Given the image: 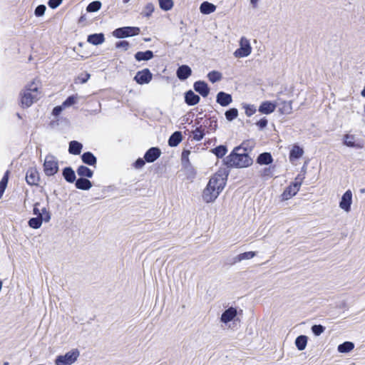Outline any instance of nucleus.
<instances>
[{
  "label": "nucleus",
  "instance_id": "obj_1",
  "mask_svg": "<svg viewBox=\"0 0 365 365\" xmlns=\"http://www.w3.org/2000/svg\"><path fill=\"white\" fill-rule=\"evenodd\" d=\"M224 162L227 167L242 168L251 165L253 160L245 153L243 146H237L224 159Z\"/></svg>",
  "mask_w": 365,
  "mask_h": 365
},
{
  "label": "nucleus",
  "instance_id": "obj_2",
  "mask_svg": "<svg viewBox=\"0 0 365 365\" xmlns=\"http://www.w3.org/2000/svg\"><path fill=\"white\" fill-rule=\"evenodd\" d=\"M39 82L33 80L20 93L21 104L23 108H29L41 98Z\"/></svg>",
  "mask_w": 365,
  "mask_h": 365
},
{
  "label": "nucleus",
  "instance_id": "obj_3",
  "mask_svg": "<svg viewBox=\"0 0 365 365\" xmlns=\"http://www.w3.org/2000/svg\"><path fill=\"white\" fill-rule=\"evenodd\" d=\"M304 173L299 174L294 180V182L292 183L289 187L284 191L282 196L283 199L288 200L295 195L299 190L300 186L304 179Z\"/></svg>",
  "mask_w": 365,
  "mask_h": 365
},
{
  "label": "nucleus",
  "instance_id": "obj_4",
  "mask_svg": "<svg viewBox=\"0 0 365 365\" xmlns=\"http://www.w3.org/2000/svg\"><path fill=\"white\" fill-rule=\"evenodd\" d=\"M80 352L77 349H73L64 355H59L55 359L56 365H71L78 359Z\"/></svg>",
  "mask_w": 365,
  "mask_h": 365
},
{
  "label": "nucleus",
  "instance_id": "obj_5",
  "mask_svg": "<svg viewBox=\"0 0 365 365\" xmlns=\"http://www.w3.org/2000/svg\"><path fill=\"white\" fill-rule=\"evenodd\" d=\"M43 170L46 175H54L58 171V161L52 155H48L44 160Z\"/></svg>",
  "mask_w": 365,
  "mask_h": 365
},
{
  "label": "nucleus",
  "instance_id": "obj_6",
  "mask_svg": "<svg viewBox=\"0 0 365 365\" xmlns=\"http://www.w3.org/2000/svg\"><path fill=\"white\" fill-rule=\"evenodd\" d=\"M226 184V178L222 174H215L209 180L207 185L220 195Z\"/></svg>",
  "mask_w": 365,
  "mask_h": 365
},
{
  "label": "nucleus",
  "instance_id": "obj_7",
  "mask_svg": "<svg viewBox=\"0 0 365 365\" xmlns=\"http://www.w3.org/2000/svg\"><path fill=\"white\" fill-rule=\"evenodd\" d=\"M140 28L135 26H125L116 29L113 31V35L118 38L133 36L140 33Z\"/></svg>",
  "mask_w": 365,
  "mask_h": 365
},
{
  "label": "nucleus",
  "instance_id": "obj_8",
  "mask_svg": "<svg viewBox=\"0 0 365 365\" xmlns=\"http://www.w3.org/2000/svg\"><path fill=\"white\" fill-rule=\"evenodd\" d=\"M240 47L234 52L236 58H242L249 56L252 51L249 40L245 37H242L240 41Z\"/></svg>",
  "mask_w": 365,
  "mask_h": 365
},
{
  "label": "nucleus",
  "instance_id": "obj_9",
  "mask_svg": "<svg viewBox=\"0 0 365 365\" xmlns=\"http://www.w3.org/2000/svg\"><path fill=\"white\" fill-rule=\"evenodd\" d=\"M153 78V74L148 68H144L142 71H138L134 80L140 85L147 84L150 82Z\"/></svg>",
  "mask_w": 365,
  "mask_h": 365
},
{
  "label": "nucleus",
  "instance_id": "obj_10",
  "mask_svg": "<svg viewBox=\"0 0 365 365\" xmlns=\"http://www.w3.org/2000/svg\"><path fill=\"white\" fill-rule=\"evenodd\" d=\"M352 203V192L350 190H346L341 197L339 202V207L346 212L351 210Z\"/></svg>",
  "mask_w": 365,
  "mask_h": 365
},
{
  "label": "nucleus",
  "instance_id": "obj_11",
  "mask_svg": "<svg viewBox=\"0 0 365 365\" xmlns=\"http://www.w3.org/2000/svg\"><path fill=\"white\" fill-rule=\"evenodd\" d=\"M26 182L30 185H38L40 180L39 175L35 168H30L26 173Z\"/></svg>",
  "mask_w": 365,
  "mask_h": 365
},
{
  "label": "nucleus",
  "instance_id": "obj_12",
  "mask_svg": "<svg viewBox=\"0 0 365 365\" xmlns=\"http://www.w3.org/2000/svg\"><path fill=\"white\" fill-rule=\"evenodd\" d=\"M276 104H277V107H279V111L282 114L287 115L292 113V107L291 101H286L278 98L276 101Z\"/></svg>",
  "mask_w": 365,
  "mask_h": 365
},
{
  "label": "nucleus",
  "instance_id": "obj_13",
  "mask_svg": "<svg viewBox=\"0 0 365 365\" xmlns=\"http://www.w3.org/2000/svg\"><path fill=\"white\" fill-rule=\"evenodd\" d=\"M160 154L161 151L158 148L153 147L147 150L144 159L148 163H153L160 156Z\"/></svg>",
  "mask_w": 365,
  "mask_h": 365
},
{
  "label": "nucleus",
  "instance_id": "obj_14",
  "mask_svg": "<svg viewBox=\"0 0 365 365\" xmlns=\"http://www.w3.org/2000/svg\"><path fill=\"white\" fill-rule=\"evenodd\" d=\"M237 314V310L235 307H230L226 309L221 315L220 320L222 322L227 324L235 319Z\"/></svg>",
  "mask_w": 365,
  "mask_h": 365
},
{
  "label": "nucleus",
  "instance_id": "obj_15",
  "mask_svg": "<svg viewBox=\"0 0 365 365\" xmlns=\"http://www.w3.org/2000/svg\"><path fill=\"white\" fill-rule=\"evenodd\" d=\"M218 195L219 194L217 192L212 191V190L207 185V187L203 190L202 197L205 202L210 203L214 202Z\"/></svg>",
  "mask_w": 365,
  "mask_h": 365
},
{
  "label": "nucleus",
  "instance_id": "obj_16",
  "mask_svg": "<svg viewBox=\"0 0 365 365\" xmlns=\"http://www.w3.org/2000/svg\"><path fill=\"white\" fill-rule=\"evenodd\" d=\"M194 89L202 97H207L210 93V88L205 81H198L194 83Z\"/></svg>",
  "mask_w": 365,
  "mask_h": 365
},
{
  "label": "nucleus",
  "instance_id": "obj_17",
  "mask_svg": "<svg viewBox=\"0 0 365 365\" xmlns=\"http://www.w3.org/2000/svg\"><path fill=\"white\" fill-rule=\"evenodd\" d=\"M216 101L222 106H227L232 101V96L229 93L220 91L217 94Z\"/></svg>",
  "mask_w": 365,
  "mask_h": 365
},
{
  "label": "nucleus",
  "instance_id": "obj_18",
  "mask_svg": "<svg viewBox=\"0 0 365 365\" xmlns=\"http://www.w3.org/2000/svg\"><path fill=\"white\" fill-rule=\"evenodd\" d=\"M176 74L180 80L185 81L191 76L192 70L188 66L182 65L178 68Z\"/></svg>",
  "mask_w": 365,
  "mask_h": 365
},
{
  "label": "nucleus",
  "instance_id": "obj_19",
  "mask_svg": "<svg viewBox=\"0 0 365 365\" xmlns=\"http://www.w3.org/2000/svg\"><path fill=\"white\" fill-rule=\"evenodd\" d=\"M276 107H277L276 101L274 103L264 101L262 103L258 110L263 114H270L274 111Z\"/></svg>",
  "mask_w": 365,
  "mask_h": 365
},
{
  "label": "nucleus",
  "instance_id": "obj_20",
  "mask_svg": "<svg viewBox=\"0 0 365 365\" xmlns=\"http://www.w3.org/2000/svg\"><path fill=\"white\" fill-rule=\"evenodd\" d=\"M200 100V96L191 90L185 93V101L188 106H195L199 103Z\"/></svg>",
  "mask_w": 365,
  "mask_h": 365
},
{
  "label": "nucleus",
  "instance_id": "obj_21",
  "mask_svg": "<svg viewBox=\"0 0 365 365\" xmlns=\"http://www.w3.org/2000/svg\"><path fill=\"white\" fill-rule=\"evenodd\" d=\"M105 41L103 34H93L88 36L87 41L93 45L98 46L103 43Z\"/></svg>",
  "mask_w": 365,
  "mask_h": 365
},
{
  "label": "nucleus",
  "instance_id": "obj_22",
  "mask_svg": "<svg viewBox=\"0 0 365 365\" xmlns=\"http://www.w3.org/2000/svg\"><path fill=\"white\" fill-rule=\"evenodd\" d=\"M81 160L83 163L96 167L97 163V158L91 152H86L81 155Z\"/></svg>",
  "mask_w": 365,
  "mask_h": 365
},
{
  "label": "nucleus",
  "instance_id": "obj_23",
  "mask_svg": "<svg viewBox=\"0 0 365 365\" xmlns=\"http://www.w3.org/2000/svg\"><path fill=\"white\" fill-rule=\"evenodd\" d=\"M76 188L83 190H88L92 187V182L87 178H80L76 180Z\"/></svg>",
  "mask_w": 365,
  "mask_h": 365
},
{
  "label": "nucleus",
  "instance_id": "obj_24",
  "mask_svg": "<svg viewBox=\"0 0 365 365\" xmlns=\"http://www.w3.org/2000/svg\"><path fill=\"white\" fill-rule=\"evenodd\" d=\"M62 175L64 179L70 183L76 181V174L71 167H66L63 170Z\"/></svg>",
  "mask_w": 365,
  "mask_h": 365
},
{
  "label": "nucleus",
  "instance_id": "obj_25",
  "mask_svg": "<svg viewBox=\"0 0 365 365\" xmlns=\"http://www.w3.org/2000/svg\"><path fill=\"white\" fill-rule=\"evenodd\" d=\"M216 9V6L208 1H204L200 6V11L203 14H210L214 12Z\"/></svg>",
  "mask_w": 365,
  "mask_h": 365
},
{
  "label": "nucleus",
  "instance_id": "obj_26",
  "mask_svg": "<svg viewBox=\"0 0 365 365\" xmlns=\"http://www.w3.org/2000/svg\"><path fill=\"white\" fill-rule=\"evenodd\" d=\"M83 148V145L76 140H72L69 143L68 152L73 155H79Z\"/></svg>",
  "mask_w": 365,
  "mask_h": 365
},
{
  "label": "nucleus",
  "instance_id": "obj_27",
  "mask_svg": "<svg viewBox=\"0 0 365 365\" xmlns=\"http://www.w3.org/2000/svg\"><path fill=\"white\" fill-rule=\"evenodd\" d=\"M273 161L272 155L269 153H261L257 159V163L260 165H269Z\"/></svg>",
  "mask_w": 365,
  "mask_h": 365
},
{
  "label": "nucleus",
  "instance_id": "obj_28",
  "mask_svg": "<svg viewBox=\"0 0 365 365\" xmlns=\"http://www.w3.org/2000/svg\"><path fill=\"white\" fill-rule=\"evenodd\" d=\"M76 172H77V174L81 178H91L93 177V172L90 168H88V167H86L85 165L79 166Z\"/></svg>",
  "mask_w": 365,
  "mask_h": 365
},
{
  "label": "nucleus",
  "instance_id": "obj_29",
  "mask_svg": "<svg viewBox=\"0 0 365 365\" xmlns=\"http://www.w3.org/2000/svg\"><path fill=\"white\" fill-rule=\"evenodd\" d=\"M153 57V51L148 50L145 52L143 51H138L135 54V58L138 61H148L151 59Z\"/></svg>",
  "mask_w": 365,
  "mask_h": 365
},
{
  "label": "nucleus",
  "instance_id": "obj_30",
  "mask_svg": "<svg viewBox=\"0 0 365 365\" xmlns=\"http://www.w3.org/2000/svg\"><path fill=\"white\" fill-rule=\"evenodd\" d=\"M182 141V134L180 131L173 133L168 140V145L171 147L177 146Z\"/></svg>",
  "mask_w": 365,
  "mask_h": 365
},
{
  "label": "nucleus",
  "instance_id": "obj_31",
  "mask_svg": "<svg viewBox=\"0 0 365 365\" xmlns=\"http://www.w3.org/2000/svg\"><path fill=\"white\" fill-rule=\"evenodd\" d=\"M304 153V150L298 145H294L289 153L290 160H297L300 158Z\"/></svg>",
  "mask_w": 365,
  "mask_h": 365
},
{
  "label": "nucleus",
  "instance_id": "obj_32",
  "mask_svg": "<svg viewBox=\"0 0 365 365\" xmlns=\"http://www.w3.org/2000/svg\"><path fill=\"white\" fill-rule=\"evenodd\" d=\"M307 340L308 338L305 335H300L297 337L295 339V345L298 350L303 351L306 348Z\"/></svg>",
  "mask_w": 365,
  "mask_h": 365
},
{
  "label": "nucleus",
  "instance_id": "obj_33",
  "mask_svg": "<svg viewBox=\"0 0 365 365\" xmlns=\"http://www.w3.org/2000/svg\"><path fill=\"white\" fill-rule=\"evenodd\" d=\"M344 144L351 148H361V145L355 143V137L353 135H345L344 137Z\"/></svg>",
  "mask_w": 365,
  "mask_h": 365
},
{
  "label": "nucleus",
  "instance_id": "obj_34",
  "mask_svg": "<svg viewBox=\"0 0 365 365\" xmlns=\"http://www.w3.org/2000/svg\"><path fill=\"white\" fill-rule=\"evenodd\" d=\"M354 348V343L345 341L338 346L337 350L340 353H348Z\"/></svg>",
  "mask_w": 365,
  "mask_h": 365
},
{
  "label": "nucleus",
  "instance_id": "obj_35",
  "mask_svg": "<svg viewBox=\"0 0 365 365\" xmlns=\"http://www.w3.org/2000/svg\"><path fill=\"white\" fill-rule=\"evenodd\" d=\"M160 8L165 11H170L174 6V1L173 0H158Z\"/></svg>",
  "mask_w": 365,
  "mask_h": 365
},
{
  "label": "nucleus",
  "instance_id": "obj_36",
  "mask_svg": "<svg viewBox=\"0 0 365 365\" xmlns=\"http://www.w3.org/2000/svg\"><path fill=\"white\" fill-rule=\"evenodd\" d=\"M256 255L255 252H246L238 255L235 257V262H241L245 259H250L253 258Z\"/></svg>",
  "mask_w": 365,
  "mask_h": 365
},
{
  "label": "nucleus",
  "instance_id": "obj_37",
  "mask_svg": "<svg viewBox=\"0 0 365 365\" xmlns=\"http://www.w3.org/2000/svg\"><path fill=\"white\" fill-rule=\"evenodd\" d=\"M212 153H214L218 158H222L225 155L227 152V147L225 145H219L212 150Z\"/></svg>",
  "mask_w": 365,
  "mask_h": 365
},
{
  "label": "nucleus",
  "instance_id": "obj_38",
  "mask_svg": "<svg viewBox=\"0 0 365 365\" xmlns=\"http://www.w3.org/2000/svg\"><path fill=\"white\" fill-rule=\"evenodd\" d=\"M43 216L32 217L29 220V225L34 229H38L41 226Z\"/></svg>",
  "mask_w": 365,
  "mask_h": 365
},
{
  "label": "nucleus",
  "instance_id": "obj_39",
  "mask_svg": "<svg viewBox=\"0 0 365 365\" xmlns=\"http://www.w3.org/2000/svg\"><path fill=\"white\" fill-rule=\"evenodd\" d=\"M192 138L194 140L197 141L201 140L204 135V129H202V126L200 125V127H197L195 130L192 131Z\"/></svg>",
  "mask_w": 365,
  "mask_h": 365
},
{
  "label": "nucleus",
  "instance_id": "obj_40",
  "mask_svg": "<svg viewBox=\"0 0 365 365\" xmlns=\"http://www.w3.org/2000/svg\"><path fill=\"white\" fill-rule=\"evenodd\" d=\"M226 119L229 121H232L235 119L238 115V110L237 108H232L227 110L225 113Z\"/></svg>",
  "mask_w": 365,
  "mask_h": 365
},
{
  "label": "nucleus",
  "instance_id": "obj_41",
  "mask_svg": "<svg viewBox=\"0 0 365 365\" xmlns=\"http://www.w3.org/2000/svg\"><path fill=\"white\" fill-rule=\"evenodd\" d=\"M155 10V6L153 3H148L141 13V14L145 17H149L151 16L152 13Z\"/></svg>",
  "mask_w": 365,
  "mask_h": 365
},
{
  "label": "nucleus",
  "instance_id": "obj_42",
  "mask_svg": "<svg viewBox=\"0 0 365 365\" xmlns=\"http://www.w3.org/2000/svg\"><path fill=\"white\" fill-rule=\"evenodd\" d=\"M101 7V2L99 1H94L90 3L86 10L88 12H96L98 11Z\"/></svg>",
  "mask_w": 365,
  "mask_h": 365
},
{
  "label": "nucleus",
  "instance_id": "obj_43",
  "mask_svg": "<svg viewBox=\"0 0 365 365\" xmlns=\"http://www.w3.org/2000/svg\"><path fill=\"white\" fill-rule=\"evenodd\" d=\"M207 78L212 83H215L221 80L222 74L218 71H212L207 74Z\"/></svg>",
  "mask_w": 365,
  "mask_h": 365
},
{
  "label": "nucleus",
  "instance_id": "obj_44",
  "mask_svg": "<svg viewBox=\"0 0 365 365\" xmlns=\"http://www.w3.org/2000/svg\"><path fill=\"white\" fill-rule=\"evenodd\" d=\"M242 108L245 109V112L247 116H252L257 111V108L254 105L243 104Z\"/></svg>",
  "mask_w": 365,
  "mask_h": 365
},
{
  "label": "nucleus",
  "instance_id": "obj_45",
  "mask_svg": "<svg viewBox=\"0 0 365 365\" xmlns=\"http://www.w3.org/2000/svg\"><path fill=\"white\" fill-rule=\"evenodd\" d=\"M204 126H208L211 130H216L217 128V121L215 119H207L204 121Z\"/></svg>",
  "mask_w": 365,
  "mask_h": 365
},
{
  "label": "nucleus",
  "instance_id": "obj_46",
  "mask_svg": "<svg viewBox=\"0 0 365 365\" xmlns=\"http://www.w3.org/2000/svg\"><path fill=\"white\" fill-rule=\"evenodd\" d=\"M78 97L76 96H71L68 97L65 101L62 103V106L63 108L70 107L73 105H74L77 101Z\"/></svg>",
  "mask_w": 365,
  "mask_h": 365
},
{
  "label": "nucleus",
  "instance_id": "obj_47",
  "mask_svg": "<svg viewBox=\"0 0 365 365\" xmlns=\"http://www.w3.org/2000/svg\"><path fill=\"white\" fill-rule=\"evenodd\" d=\"M325 330V327L321 324H315L312 327V331L316 336H319Z\"/></svg>",
  "mask_w": 365,
  "mask_h": 365
},
{
  "label": "nucleus",
  "instance_id": "obj_48",
  "mask_svg": "<svg viewBox=\"0 0 365 365\" xmlns=\"http://www.w3.org/2000/svg\"><path fill=\"white\" fill-rule=\"evenodd\" d=\"M117 48H122L124 51H127L130 47V43L127 41H120L115 43Z\"/></svg>",
  "mask_w": 365,
  "mask_h": 365
},
{
  "label": "nucleus",
  "instance_id": "obj_49",
  "mask_svg": "<svg viewBox=\"0 0 365 365\" xmlns=\"http://www.w3.org/2000/svg\"><path fill=\"white\" fill-rule=\"evenodd\" d=\"M9 171L7 170L4 175L3 176L1 182H0V187L3 189H6V185H7V183H8V180H9Z\"/></svg>",
  "mask_w": 365,
  "mask_h": 365
},
{
  "label": "nucleus",
  "instance_id": "obj_50",
  "mask_svg": "<svg viewBox=\"0 0 365 365\" xmlns=\"http://www.w3.org/2000/svg\"><path fill=\"white\" fill-rule=\"evenodd\" d=\"M46 11V6L44 5H38L34 11L36 16H41L44 14Z\"/></svg>",
  "mask_w": 365,
  "mask_h": 365
},
{
  "label": "nucleus",
  "instance_id": "obj_51",
  "mask_svg": "<svg viewBox=\"0 0 365 365\" xmlns=\"http://www.w3.org/2000/svg\"><path fill=\"white\" fill-rule=\"evenodd\" d=\"M90 77H91V75L88 73H82L81 75L78 76V80H79V81L81 83H85L88 81Z\"/></svg>",
  "mask_w": 365,
  "mask_h": 365
},
{
  "label": "nucleus",
  "instance_id": "obj_52",
  "mask_svg": "<svg viewBox=\"0 0 365 365\" xmlns=\"http://www.w3.org/2000/svg\"><path fill=\"white\" fill-rule=\"evenodd\" d=\"M62 1L63 0H49L48 5L51 9H56L62 3Z\"/></svg>",
  "mask_w": 365,
  "mask_h": 365
},
{
  "label": "nucleus",
  "instance_id": "obj_53",
  "mask_svg": "<svg viewBox=\"0 0 365 365\" xmlns=\"http://www.w3.org/2000/svg\"><path fill=\"white\" fill-rule=\"evenodd\" d=\"M190 154V150H183L182 153L181 160L182 163H189V155Z\"/></svg>",
  "mask_w": 365,
  "mask_h": 365
},
{
  "label": "nucleus",
  "instance_id": "obj_54",
  "mask_svg": "<svg viewBox=\"0 0 365 365\" xmlns=\"http://www.w3.org/2000/svg\"><path fill=\"white\" fill-rule=\"evenodd\" d=\"M256 125L260 130L264 129L267 125V120L265 118L260 119L256 123Z\"/></svg>",
  "mask_w": 365,
  "mask_h": 365
},
{
  "label": "nucleus",
  "instance_id": "obj_55",
  "mask_svg": "<svg viewBox=\"0 0 365 365\" xmlns=\"http://www.w3.org/2000/svg\"><path fill=\"white\" fill-rule=\"evenodd\" d=\"M63 106L61 105V106H56L53 109V111H52V114L55 116H58L63 110Z\"/></svg>",
  "mask_w": 365,
  "mask_h": 365
},
{
  "label": "nucleus",
  "instance_id": "obj_56",
  "mask_svg": "<svg viewBox=\"0 0 365 365\" xmlns=\"http://www.w3.org/2000/svg\"><path fill=\"white\" fill-rule=\"evenodd\" d=\"M145 160L142 158H138L135 163V168H142L145 165Z\"/></svg>",
  "mask_w": 365,
  "mask_h": 365
},
{
  "label": "nucleus",
  "instance_id": "obj_57",
  "mask_svg": "<svg viewBox=\"0 0 365 365\" xmlns=\"http://www.w3.org/2000/svg\"><path fill=\"white\" fill-rule=\"evenodd\" d=\"M262 176L263 177H271L272 176V170L270 168H265L262 171Z\"/></svg>",
  "mask_w": 365,
  "mask_h": 365
},
{
  "label": "nucleus",
  "instance_id": "obj_58",
  "mask_svg": "<svg viewBox=\"0 0 365 365\" xmlns=\"http://www.w3.org/2000/svg\"><path fill=\"white\" fill-rule=\"evenodd\" d=\"M240 146H243L246 154L249 155L250 152L252 150V148L249 146L248 142H243Z\"/></svg>",
  "mask_w": 365,
  "mask_h": 365
},
{
  "label": "nucleus",
  "instance_id": "obj_59",
  "mask_svg": "<svg viewBox=\"0 0 365 365\" xmlns=\"http://www.w3.org/2000/svg\"><path fill=\"white\" fill-rule=\"evenodd\" d=\"M39 205V202H36L34 204V214L35 215H37V217L38 216H43V215H41V212H40V210H38V206Z\"/></svg>",
  "mask_w": 365,
  "mask_h": 365
},
{
  "label": "nucleus",
  "instance_id": "obj_60",
  "mask_svg": "<svg viewBox=\"0 0 365 365\" xmlns=\"http://www.w3.org/2000/svg\"><path fill=\"white\" fill-rule=\"evenodd\" d=\"M51 219V215H50V213L49 212H46V214L45 213V215H43V220H44L45 222H48Z\"/></svg>",
  "mask_w": 365,
  "mask_h": 365
},
{
  "label": "nucleus",
  "instance_id": "obj_61",
  "mask_svg": "<svg viewBox=\"0 0 365 365\" xmlns=\"http://www.w3.org/2000/svg\"><path fill=\"white\" fill-rule=\"evenodd\" d=\"M259 0H250V3L253 6L254 8L257 7V4Z\"/></svg>",
  "mask_w": 365,
  "mask_h": 365
},
{
  "label": "nucleus",
  "instance_id": "obj_62",
  "mask_svg": "<svg viewBox=\"0 0 365 365\" xmlns=\"http://www.w3.org/2000/svg\"><path fill=\"white\" fill-rule=\"evenodd\" d=\"M41 212H42L41 215H45V213L46 214V212H48L47 211L46 208H45V207L41 210Z\"/></svg>",
  "mask_w": 365,
  "mask_h": 365
},
{
  "label": "nucleus",
  "instance_id": "obj_63",
  "mask_svg": "<svg viewBox=\"0 0 365 365\" xmlns=\"http://www.w3.org/2000/svg\"><path fill=\"white\" fill-rule=\"evenodd\" d=\"M361 96H362L363 97H365V86H364V89L362 90V91H361Z\"/></svg>",
  "mask_w": 365,
  "mask_h": 365
},
{
  "label": "nucleus",
  "instance_id": "obj_64",
  "mask_svg": "<svg viewBox=\"0 0 365 365\" xmlns=\"http://www.w3.org/2000/svg\"><path fill=\"white\" fill-rule=\"evenodd\" d=\"M4 365H9V362H4Z\"/></svg>",
  "mask_w": 365,
  "mask_h": 365
}]
</instances>
